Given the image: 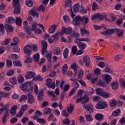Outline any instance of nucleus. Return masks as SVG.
<instances>
[{
  "label": "nucleus",
  "instance_id": "f3484780",
  "mask_svg": "<svg viewBox=\"0 0 125 125\" xmlns=\"http://www.w3.org/2000/svg\"><path fill=\"white\" fill-rule=\"evenodd\" d=\"M80 10V4L77 3L74 5H73V11L74 13H78Z\"/></svg>",
  "mask_w": 125,
  "mask_h": 125
},
{
  "label": "nucleus",
  "instance_id": "0e129e2a",
  "mask_svg": "<svg viewBox=\"0 0 125 125\" xmlns=\"http://www.w3.org/2000/svg\"><path fill=\"white\" fill-rule=\"evenodd\" d=\"M34 60L35 62H38L39 60H40V54H36L34 56Z\"/></svg>",
  "mask_w": 125,
  "mask_h": 125
},
{
  "label": "nucleus",
  "instance_id": "f03ea898",
  "mask_svg": "<svg viewBox=\"0 0 125 125\" xmlns=\"http://www.w3.org/2000/svg\"><path fill=\"white\" fill-rule=\"evenodd\" d=\"M30 85H31V83L27 82L21 85L20 87L23 91H28V87H30Z\"/></svg>",
  "mask_w": 125,
  "mask_h": 125
},
{
  "label": "nucleus",
  "instance_id": "7ed1b4c3",
  "mask_svg": "<svg viewBox=\"0 0 125 125\" xmlns=\"http://www.w3.org/2000/svg\"><path fill=\"white\" fill-rule=\"evenodd\" d=\"M72 30L73 28L71 27H64L60 30V33L61 35H63V34H65L66 35H68V34H70V33H71Z\"/></svg>",
  "mask_w": 125,
  "mask_h": 125
},
{
  "label": "nucleus",
  "instance_id": "9d476101",
  "mask_svg": "<svg viewBox=\"0 0 125 125\" xmlns=\"http://www.w3.org/2000/svg\"><path fill=\"white\" fill-rule=\"evenodd\" d=\"M23 52L24 53H26V54H31L32 52V47L30 45H26L23 47Z\"/></svg>",
  "mask_w": 125,
  "mask_h": 125
},
{
  "label": "nucleus",
  "instance_id": "8fccbe9b",
  "mask_svg": "<svg viewBox=\"0 0 125 125\" xmlns=\"http://www.w3.org/2000/svg\"><path fill=\"white\" fill-rule=\"evenodd\" d=\"M107 35H108V36L113 35V34L115 33V28L114 29L108 28L107 29Z\"/></svg>",
  "mask_w": 125,
  "mask_h": 125
},
{
  "label": "nucleus",
  "instance_id": "680f3d73",
  "mask_svg": "<svg viewBox=\"0 0 125 125\" xmlns=\"http://www.w3.org/2000/svg\"><path fill=\"white\" fill-rule=\"evenodd\" d=\"M24 114V111L20 109L19 113H17L16 117L17 118H20L21 117H22V115Z\"/></svg>",
  "mask_w": 125,
  "mask_h": 125
},
{
  "label": "nucleus",
  "instance_id": "69168bd1",
  "mask_svg": "<svg viewBox=\"0 0 125 125\" xmlns=\"http://www.w3.org/2000/svg\"><path fill=\"white\" fill-rule=\"evenodd\" d=\"M63 20L64 22H70V18L68 15H65L63 17Z\"/></svg>",
  "mask_w": 125,
  "mask_h": 125
},
{
  "label": "nucleus",
  "instance_id": "ddd939ff",
  "mask_svg": "<svg viewBox=\"0 0 125 125\" xmlns=\"http://www.w3.org/2000/svg\"><path fill=\"white\" fill-rule=\"evenodd\" d=\"M44 96L43 95V90H41L39 91L38 96L37 97V99L39 101H42Z\"/></svg>",
  "mask_w": 125,
  "mask_h": 125
},
{
  "label": "nucleus",
  "instance_id": "c9c22d12",
  "mask_svg": "<svg viewBox=\"0 0 125 125\" xmlns=\"http://www.w3.org/2000/svg\"><path fill=\"white\" fill-rule=\"evenodd\" d=\"M82 98V103H86L89 99L88 98V96L87 95H85L84 96L81 97Z\"/></svg>",
  "mask_w": 125,
  "mask_h": 125
},
{
  "label": "nucleus",
  "instance_id": "2eb2a0df",
  "mask_svg": "<svg viewBox=\"0 0 125 125\" xmlns=\"http://www.w3.org/2000/svg\"><path fill=\"white\" fill-rule=\"evenodd\" d=\"M69 35L75 39H78V38H80V36H81L79 33L76 32L75 31H71Z\"/></svg>",
  "mask_w": 125,
  "mask_h": 125
},
{
  "label": "nucleus",
  "instance_id": "774afa93",
  "mask_svg": "<svg viewBox=\"0 0 125 125\" xmlns=\"http://www.w3.org/2000/svg\"><path fill=\"white\" fill-rule=\"evenodd\" d=\"M18 120L17 118L13 117L10 120V123L11 124H15V123H17Z\"/></svg>",
  "mask_w": 125,
  "mask_h": 125
},
{
  "label": "nucleus",
  "instance_id": "1a4fd4ad",
  "mask_svg": "<svg viewBox=\"0 0 125 125\" xmlns=\"http://www.w3.org/2000/svg\"><path fill=\"white\" fill-rule=\"evenodd\" d=\"M85 108L87 113L91 114L93 112V105L91 104L86 105Z\"/></svg>",
  "mask_w": 125,
  "mask_h": 125
},
{
  "label": "nucleus",
  "instance_id": "20e7f679",
  "mask_svg": "<svg viewBox=\"0 0 125 125\" xmlns=\"http://www.w3.org/2000/svg\"><path fill=\"white\" fill-rule=\"evenodd\" d=\"M9 119V114L8 113V111H6L5 113H4L2 117V123L3 124H5L6 122Z\"/></svg>",
  "mask_w": 125,
  "mask_h": 125
},
{
  "label": "nucleus",
  "instance_id": "f8f14e48",
  "mask_svg": "<svg viewBox=\"0 0 125 125\" xmlns=\"http://www.w3.org/2000/svg\"><path fill=\"white\" fill-rule=\"evenodd\" d=\"M110 86L113 90H117L119 88V83L117 82H113L110 83Z\"/></svg>",
  "mask_w": 125,
  "mask_h": 125
},
{
  "label": "nucleus",
  "instance_id": "09e8293b",
  "mask_svg": "<svg viewBox=\"0 0 125 125\" xmlns=\"http://www.w3.org/2000/svg\"><path fill=\"white\" fill-rule=\"evenodd\" d=\"M4 33V26L3 24H0V36L3 35Z\"/></svg>",
  "mask_w": 125,
  "mask_h": 125
},
{
  "label": "nucleus",
  "instance_id": "a211bd4d",
  "mask_svg": "<svg viewBox=\"0 0 125 125\" xmlns=\"http://www.w3.org/2000/svg\"><path fill=\"white\" fill-rule=\"evenodd\" d=\"M78 46L82 50H84V49H85V48L86 47V44L83 42H80L78 44Z\"/></svg>",
  "mask_w": 125,
  "mask_h": 125
},
{
  "label": "nucleus",
  "instance_id": "5701e85b",
  "mask_svg": "<svg viewBox=\"0 0 125 125\" xmlns=\"http://www.w3.org/2000/svg\"><path fill=\"white\" fill-rule=\"evenodd\" d=\"M81 23H82V25H86L88 23V18L87 17L81 18Z\"/></svg>",
  "mask_w": 125,
  "mask_h": 125
},
{
  "label": "nucleus",
  "instance_id": "4468645a",
  "mask_svg": "<svg viewBox=\"0 0 125 125\" xmlns=\"http://www.w3.org/2000/svg\"><path fill=\"white\" fill-rule=\"evenodd\" d=\"M69 88H70V85L69 84L64 85V87H63V93L61 95V97H64L65 95H66V92L69 90Z\"/></svg>",
  "mask_w": 125,
  "mask_h": 125
},
{
  "label": "nucleus",
  "instance_id": "c756f323",
  "mask_svg": "<svg viewBox=\"0 0 125 125\" xmlns=\"http://www.w3.org/2000/svg\"><path fill=\"white\" fill-rule=\"evenodd\" d=\"M67 112L69 114H72L74 111V104H70V105L67 107Z\"/></svg>",
  "mask_w": 125,
  "mask_h": 125
},
{
  "label": "nucleus",
  "instance_id": "58836bf2",
  "mask_svg": "<svg viewBox=\"0 0 125 125\" xmlns=\"http://www.w3.org/2000/svg\"><path fill=\"white\" fill-rule=\"evenodd\" d=\"M16 24L17 26H21L22 24V19L18 17L16 19Z\"/></svg>",
  "mask_w": 125,
  "mask_h": 125
},
{
  "label": "nucleus",
  "instance_id": "a878e982",
  "mask_svg": "<svg viewBox=\"0 0 125 125\" xmlns=\"http://www.w3.org/2000/svg\"><path fill=\"white\" fill-rule=\"evenodd\" d=\"M17 110V105H14L11 109L10 114L12 116L16 115V111Z\"/></svg>",
  "mask_w": 125,
  "mask_h": 125
},
{
  "label": "nucleus",
  "instance_id": "13d9d810",
  "mask_svg": "<svg viewBox=\"0 0 125 125\" xmlns=\"http://www.w3.org/2000/svg\"><path fill=\"white\" fill-rule=\"evenodd\" d=\"M31 32L32 31L29 29H27L26 30V33L28 35V36H27L28 38H34V35H33V33H32Z\"/></svg>",
  "mask_w": 125,
  "mask_h": 125
},
{
  "label": "nucleus",
  "instance_id": "c85d7f7f",
  "mask_svg": "<svg viewBox=\"0 0 125 125\" xmlns=\"http://www.w3.org/2000/svg\"><path fill=\"white\" fill-rule=\"evenodd\" d=\"M43 115H46L47 114H50L51 113V108L49 107H45L43 109Z\"/></svg>",
  "mask_w": 125,
  "mask_h": 125
},
{
  "label": "nucleus",
  "instance_id": "3c124183",
  "mask_svg": "<svg viewBox=\"0 0 125 125\" xmlns=\"http://www.w3.org/2000/svg\"><path fill=\"white\" fill-rule=\"evenodd\" d=\"M4 27L7 29V31H9V32H12V31H13V28H12V26L11 25L5 24Z\"/></svg>",
  "mask_w": 125,
  "mask_h": 125
},
{
  "label": "nucleus",
  "instance_id": "a18cd8bd",
  "mask_svg": "<svg viewBox=\"0 0 125 125\" xmlns=\"http://www.w3.org/2000/svg\"><path fill=\"white\" fill-rule=\"evenodd\" d=\"M101 96L104 98H108L109 96H111V94L107 92H103Z\"/></svg>",
  "mask_w": 125,
  "mask_h": 125
},
{
  "label": "nucleus",
  "instance_id": "6e6552de",
  "mask_svg": "<svg viewBox=\"0 0 125 125\" xmlns=\"http://www.w3.org/2000/svg\"><path fill=\"white\" fill-rule=\"evenodd\" d=\"M82 21V17L80 16H77V17H75L73 21V23L75 25H79V24L81 23V22Z\"/></svg>",
  "mask_w": 125,
  "mask_h": 125
},
{
  "label": "nucleus",
  "instance_id": "bf43d9fd",
  "mask_svg": "<svg viewBox=\"0 0 125 125\" xmlns=\"http://www.w3.org/2000/svg\"><path fill=\"white\" fill-rule=\"evenodd\" d=\"M42 49H46L47 48V42L45 41L42 42Z\"/></svg>",
  "mask_w": 125,
  "mask_h": 125
},
{
  "label": "nucleus",
  "instance_id": "72a5a7b5",
  "mask_svg": "<svg viewBox=\"0 0 125 125\" xmlns=\"http://www.w3.org/2000/svg\"><path fill=\"white\" fill-rule=\"evenodd\" d=\"M14 9L15 10L14 11V13L15 14H18L21 12V8H20V5H19L18 6H15Z\"/></svg>",
  "mask_w": 125,
  "mask_h": 125
},
{
  "label": "nucleus",
  "instance_id": "aec40b11",
  "mask_svg": "<svg viewBox=\"0 0 125 125\" xmlns=\"http://www.w3.org/2000/svg\"><path fill=\"white\" fill-rule=\"evenodd\" d=\"M100 16H101L100 13H96L91 16V18L92 20H95V19L100 20Z\"/></svg>",
  "mask_w": 125,
  "mask_h": 125
},
{
  "label": "nucleus",
  "instance_id": "4c0bfd02",
  "mask_svg": "<svg viewBox=\"0 0 125 125\" xmlns=\"http://www.w3.org/2000/svg\"><path fill=\"white\" fill-rule=\"evenodd\" d=\"M98 85L100 86L101 87H106V84H105V83L102 81V80H98Z\"/></svg>",
  "mask_w": 125,
  "mask_h": 125
},
{
  "label": "nucleus",
  "instance_id": "338daca9",
  "mask_svg": "<svg viewBox=\"0 0 125 125\" xmlns=\"http://www.w3.org/2000/svg\"><path fill=\"white\" fill-rule=\"evenodd\" d=\"M78 51L77 47L76 46H74L72 48V52L73 54H76Z\"/></svg>",
  "mask_w": 125,
  "mask_h": 125
},
{
  "label": "nucleus",
  "instance_id": "ea45409f",
  "mask_svg": "<svg viewBox=\"0 0 125 125\" xmlns=\"http://www.w3.org/2000/svg\"><path fill=\"white\" fill-rule=\"evenodd\" d=\"M13 64L14 66H16V67H21V66H22V63L20 61H14L13 62Z\"/></svg>",
  "mask_w": 125,
  "mask_h": 125
},
{
  "label": "nucleus",
  "instance_id": "423d86ee",
  "mask_svg": "<svg viewBox=\"0 0 125 125\" xmlns=\"http://www.w3.org/2000/svg\"><path fill=\"white\" fill-rule=\"evenodd\" d=\"M83 63L84 64L85 66L88 67L90 65V60L89 57L88 56H85L83 57Z\"/></svg>",
  "mask_w": 125,
  "mask_h": 125
},
{
  "label": "nucleus",
  "instance_id": "052dcab7",
  "mask_svg": "<svg viewBox=\"0 0 125 125\" xmlns=\"http://www.w3.org/2000/svg\"><path fill=\"white\" fill-rule=\"evenodd\" d=\"M94 74L97 76L101 75V69L98 68H96L94 71Z\"/></svg>",
  "mask_w": 125,
  "mask_h": 125
},
{
  "label": "nucleus",
  "instance_id": "bb28decb",
  "mask_svg": "<svg viewBox=\"0 0 125 125\" xmlns=\"http://www.w3.org/2000/svg\"><path fill=\"white\" fill-rule=\"evenodd\" d=\"M95 119L96 120H97V121H102V120L104 119V116H103V114L97 113L95 115Z\"/></svg>",
  "mask_w": 125,
  "mask_h": 125
},
{
  "label": "nucleus",
  "instance_id": "6ab92c4d",
  "mask_svg": "<svg viewBox=\"0 0 125 125\" xmlns=\"http://www.w3.org/2000/svg\"><path fill=\"white\" fill-rule=\"evenodd\" d=\"M29 12L30 15H32L33 17H39V13L37 12V10H30Z\"/></svg>",
  "mask_w": 125,
  "mask_h": 125
},
{
  "label": "nucleus",
  "instance_id": "9b49d317",
  "mask_svg": "<svg viewBox=\"0 0 125 125\" xmlns=\"http://www.w3.org/2000/svg\"><path fill=\"white\" fill-rule=\"evenodd\" d=\"M115 32L117 33V36L119 38L123 37V35H124V30L120 28H115Z\"/></svg>",
  "mask_w": 125,
  "mask_h": 125
},
{
  "label": "nucleus",
  "instance_id": "7c9ffc66",
  "mask_svg": "<svg viewBox=\"0 0 125 125\" xmlns=\"http://www.w3.org/2000/svg\"><path fill=\"white\" fill-rule=\"evenodd\" d=\"M25 4L28 7H32L34 4V2H33V0H26Z\"/></svg>",
  "mask_w": 125,
  "mask_h": 125
},
{
  "label": "nucleus",
  "instance_id": "39448f33",
  "mask_svg": "<svg viewBox=\"0 0 125 125\" xmlns=\"http://www.w3.org/2000/svg\"><path fill=\"white\" fill-rule=\"evenodd\" d=\"M35 77H36V73L33 71H28L26 74L25 79L31 80V79H34Z\"/></svg>",
  "mask_w": 125,
  "mask_h": 125
},
{
  "label": "nucleus",
  "instance_id": "de8ad7c7",
  "mask_svg": "<svg viewBox=\"0 0 125 125\" xmlns=\"http://www.w3.org/2000/svg\"><path fill=\"white\" fill-rule=\"evenodd\" d=\"M103 93V90L101 88H99L96 90V94L98 95H102Z\"/></svg>",
  "mask_w": 125,
  "mask_h": 125
},
{
  "label": "nucleus",
  "instance_id": "864d4df0",
  "mask_svg": "<svg viewBox=\"0 0 125 125\" xmlns=\"http://www.w3.org/2000/svg\"><path fill=\"white\" fill-rule=\"evenodd\" d=\"M52 38H53V40L54 41V42H56V41L59 39V33H57L54 35H53Z\"/></svg>",
  "mask_w": 125,
  "mask_h": 125
},
{
  "label": "nucleus",
  "instance_id": "b1692460",
  "mask_svg": "<svg viewBox=\"0 0 125 125\" xmlns=\"http://www.w3.org/2000/svg\"><path fill=\"white\" fill-rule=\"evenodd\" d=\"M6 22L9 24H12L15 22V19L13 17H9L6 19Z\"/></svg>",
  "mask_w": 125,
  "mask_h": 125
},
{
  "label": "nucleus",
  "instance_id": "412c9836",
  "mask_svg": "<svg viewBox=\"0 0 125 125\" xmlns=\"http://www.w3.org/2000/svg\"><path fill=\"white\" fill-rule=\"evenodd\" d=\"M13 42H12L11 43V46H13L14 45H17L18 43L20 42V40H19V39L18 38L15 37L13 39Z\"/></svg>",
  "mask_w": 125,
  "mask_h": 125
},
{
  "label": "nucleus",
  "instance_id": "0eeeda50",
  "mask_svg": "<svg viewBox=\"0 0 125 125\" xmlns=\"http://www.w3.org/2000/svg\"><path fill=\"white\" fill-rule=\"evenodd\" d=\"M28 96V101L27 102L29 104H33L35 103V97L32 95L31 93H28L27 95Z\"/></svg>",
  "mask_w": 125,
  "mask_h": 125
},
{
  "label": "nucleus",
  "instance_id": "dca6fc26",
  "mask_svg": "<svg viewBox=\"0 0 125 125\" xmlns=\"http://www.w3.org/2000/svg\"><path fill=\"white\" fill-rule=\"evenodd\" d=\"M71 69L74 70V74L75 76H76L77 74H78V69H79V67L77 66L76 63H73L70 65Z\"/></svg>",
  "mask_w": 125,
  "mask_h": 125
},
{
  "label": "nucleus",
  "instance_id": "79ce46f5",
  "mask_svg": "<svg viewBox=\"0 0 125 125\" xmlns=\"http://www.w3.org/2000/svg\"><path fill=\"white\" fill-rule=\"evenodd\" d=\"M71 2L72 1L70 0H67L65 1V8H68V9H70L71 8Z\"/></svg>",
  "mask_w": 125,
  "mask_h": 125
},
{
  "label": "nucleus",
  "instance_id": "6e6d98bb",
  "mask_svg": "<svg viewBox=\"0 0 125 125\" xmlns=\"http://www.w3.org/2000/svg\"><path fill=\"white\" fill-rule=\"evenodd\" d=\"M14 74V69H10L7 72V76H9L10 77L11 76H13Z\"/></svg>",
  "mask_w": 125,
  "mask_h": 125
},
{
  "label": "nucleus",
  "instance_id": "e433bc0d",
  "mask_svg": "<svg viewBox=\"0 0 125 125\" xmlns=\"http://www.w3.org/2000/svg\"><path fill=\"white\" fill-rule=\"evenodd\" d=\"M96 9H98V4H96L95 1H93L92 3V11H95Z\"/></svg>",
  "mask_w": 125,
  "mask_h": 125
},
{
  "label": "nucleus",
  "instance_id": "37998d69",
  "mask_svg": "<svg viewBox=\"0 0 125 125\" xmlns=\"http://www.w3.org/2000/svg\"><path fill=\"white\" fill-rule=\"evenodd\" d=\"M57 26L55 25H51L50 26V29L49 30V32L50 34H53L54 31H55L56 29Z\"/></svg>",
  "mask_w": 125,
  "mask_h": 125
},
{
  "label": "nucleus",
  "instance_id": "49530a36",
  "mask_svg": "<svg viewBox=\"0 0 125 125\" xmlns=\"http://www.w3.org/2000/svg\"><path fill=\"white\" fill-rule=\"evenodd\" d=\"M120 114H121V110L116 109L115 111L113 112L112 115L114 117H117V116H119Z\"/></svg>",
  "mask_w": 125,
  "mask_h": 125
},
{
  "label": "nucleus",
  "instance_id": "473e14b6",
  "mask_svg": "<svg viewBox=\"0 0 125 125\" xmlns=\"http://www.w3.org/2000/svg\"><path fill=\"white\" fill-rule=\"evenodd\" d=\"M68 70V65L67 64H64L63 65L62 67V73L63 75H66L67 73V71Z\"/></svg>",
  "mask_w": 125,
  "mask_h": 125
},
{
  "label": "nucleus",
  "instance_id": "a19ab883",
  "mask_svg": "<svg viewBox=\"0 0 125 125\" xmlns=\"http://www.w3.org/2000/svg\"><path fill=\"white\" fill-rule=\"evenodd\" d=\"M18 81L19 83H24V77L22 75H19L18 76Z\"/></svg>",
  "mask_w": 125,
  "mask_h": 125
},
{
  "label": "nucleus",
  "instance_id": "f257e3e1",
  "mask_svg": "<svg viewBox=\"0 0 125 125\" xmlns=\"http://www.w3.org/2000/svg\"><path fill=\"white\" fill-rule=\"evenodd\" d=\"M107 106L108 104L104 101H99L95 105L96 109H105Z\"/></svg>",
  "mask_w": 125,
  "mask_h": 125
},
{
  "label": "nucleus",
  "instance_id": "f704fd0d",
  "mask_svg": "<svg viewBox=\"0 0 125 125\" xmlns=\"http://www.w3.org/2000/svg\"><path fill=\"white\" fill-rule=\"evenodd\" d=\"M63 55L65 59H67V58H68V57L69 56V49H68V48H66L64 50Z\"/></svg>",
  "mask_w": 125,
  "mask_h": 125
},
{
  "label": "nucleus",
  "instance_id": "c03bdc74",
  "mask_svg": "<svg viewBox=\"0 0 125 125\" xmlns=\"http://www.w3.org/2000/svg\"><path fill=\"white\" fill-rule=\"evenodd\" d=\"M28 99V96L26 95H21L19 99L20 102H22V101H25Z\"/></svg>",
  "mask_w": 125,
  "mask_h": 125
},
{
  "label": "nucleus",
  "instance_id": "cd10ccee",
  "mask_svg": "<svg viewBox=\"0 0 125 125\" xmlns=\"http://www.w3.org/2000/svg\"><path fill=\"white\" fill-rule=\"evenodd\" d=\"M82 36L83 35H89V31L87 30L85 28H82L80 30Z\"/></svg>",
  "mask_w": 125,
  "mask_h": 125
},
{
  "label": "nucleus",
  "instance_id": "5fc2aeb1",
  "mask_svg": "<svg viewBox=\"0 0 125 125\" xmlns=\"http://www.w3.org/2000/svg\"><path fill=\"white\" fill-rule=\"evenodd\" d=\"M85 118L87 122H91L92 121V116L91 115L87 114Z\"/></svg>",
  "mask_w": 125,
  "mask_h": 125
},
{
  "label": "nucleus",
  "instance_id": "603ef678",
  "mask_svg": "<svg viewBox=\"0 0 125 125\" xmlns=\"http://www.w3.org/2000/svg\"><path fill=\"white\" fill-rule=\"evenodd\" d=\"M38 122L39 123V124H43V125H45V124H46V120L43 118H41L40 117Z\"/></svg>",
  "mask_w": 125,
  "mask_h": 125
},
{
  "label": "nucleus",
  "instance_id": "393cba45",
  "mask_svg": "<svg viewBox=\"0 0 125 125\" xmlns=\"http://www.w3.org/2000/svg\"><path fill=\"white\" fill-rule=\"evenodd\" d=\"M104 79L106 83H109L110 82H111V80H112V77L109 75H105L104 76Z\"/></svg>",
  "mask_w": 125,
  "mask_h": 125
},
{
  "label": "nucleus",
  "instance_id": "4d7b16f0",
  "mask_svg": "<svg viewBox=\"0 0 125 125\" xmlns=\"http://www.w3.org/2000/svg\"><path fill=\"white\" fill-rule=\"evenodd\" d=\"M83 93H84V90L82 89L79 90L77 93V97H81V96H83Z\"/></svg>",
  "mask_w": 125,
  "mask_h": 125
},
{
  "label": "nucleus",
  "instance_id": "2f4dec72",
  "mask_svg": "<svg viewBox=\"0 0 125 125\" xmlns=\"http://www.w3.org/2000/svg\"><path fill=\"white\" fill-rule=\"evenodd\" d=\"M9 81L12 84H16L17 83V79L15 77L10 78Z\"/></svg>",
  "mask_w": 125,
  "mask_h": 125
},
{
  "label": "nucleus",
  "instance_id": "4be33fe9",
  "mask_svg": "<svg viewBox=\"0 0 125 125\" xmlns=\"http://www.w3.org/2000/svg\"><path fill=\"white\" fill-rule=\"evenodd\" d=\"M61 53V49L58 47H55L54 48L53 54L55 55H59Z\"/></svg>",
  "mask_w": 125,
  "mask_h": 125
},
{
  "label": "nucleus",
  "instance_id": "e2e57ef3",
  "mask_svg": "<svg viewBox=\"0 0 125 125\" xmlns=\"http://www.w3.org/2000/svg\"><path fill=\"white\" fill-rule=\"evenodd\" d=\"M83 71L82 69H80L79 72L78 78L83 79Z\"/></svg>",
  "mask_w": 125,
  "mask_h": 125
}]
</instances>
